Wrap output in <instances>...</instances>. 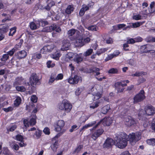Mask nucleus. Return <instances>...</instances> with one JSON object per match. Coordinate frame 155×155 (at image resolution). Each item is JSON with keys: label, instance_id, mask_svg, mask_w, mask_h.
<instances>
[{"label": "nucleus", "instance_id": "obj_1", "mask_svg": "<svg viewBox=\"0 0 155 155\" xmlns=\"http://www.w3.org/2000/svg\"><path fill=\"white\" fill-rule=\"evenodd\" d=\"M141 138V133L137 132L132 133L129 135L124 133H121L118 135L115 139L116 146L120 149L125 147L127 144V141H129L132 145H134L136 142Z\"/></svg>", "mask_w": 155, "mask_h": 155}, {"label": "nucleus", "instance_id": "obj_2", "mask_svg": "<svg viewBox=\"0 0 155 155\" xmlns=\"http://www.w3.org/2000/svg\"><path fill=\"white\" fill-rule=\"evenodd\" d=\"M70 39L72 41H75L74 44L77 47H81L85 44L89 43L91 41L89 38H79L77 37H72Z\"/></svg>", "mask_w": 155, "mask_h": 155}, {"label": "nucleus", "instance_id": "obj_3", "mask_svg": "<svg viewBox=\"0 0 155 155\" xmlns=\"http://www.w3.org/2000/svg\"><path fill=\"white\" fill-rule=\"evenodd\" d=\"M58 108L60 110H64L68 112L71 110L72 105L69 101L66 100H64L61 103L58 104Z\"/></svg>", "mask_w": 155, "mask_h": 155}, {"label": "nucleus", "instance_id": "obj_4", "mask_svg": "<svg viewBox=\"0 0 155 155\" xmlns=\"http://www.w3.org/2000/svg\"><path fill=\"white\" fill-rule=\"evenodd\" d=\"M113 121V119L112 117H105L99 121L93 127L92 130H95L101 123H102L104 126H109L112 123Z\"/></svg>", "mask_w": 155, "mask_h": 155}, {"label": "nucleus", "instance_id": "obj_5", "mask_svg": "<svg viewBox=\"0 0 155 155\" xmlns=\"http://www.w3.org/2000/svg\"><path fill=\"white\" fill-rule=\"evenodd\" d=\"M53 31H55L56 32H60L61 31V29L58 25L54 24L50 26L44 28L42 30L44 32H50Z\"/></svg>", "mask_w": 155, "mask_h": 155}, {"label": "nucleus", "instance_id": "obj_6", "mask_svg": "<svg viewBox=\"0 0 155 155\" xmlns=\"http://www.w3.org/2000/svg\"><path fill=\"white\" fill-rule=\"evenodd\" d=\"M143 110H140L138 114V118L141 121L143 127L144 128L147 127L149 124V122L146 117V114H143Z\"/></svg>", "mask_w": 155, "mask_h": 155}, {"label": "nucleus", "instance_id": "obj_7", "mask_svg": "<svg viewBox=\"0 0 155 155\" xmlns=\"http://www.w3.org/2000/svg\"><path fill=\"white\" fill-rule=\"evenodd\" d=\"M143 90H141L140 92L137 94L134 97V103L136 104L142 101L145 98Z\"/></svg>", "mask_w": 155, "mask_h": 155}, {"label": "nucleus", "instance_id": "obj_8", "mask_svg": "<svg viewBox=\"0 0 155 155\" xmlns=\"http://www.w3.org/2000/svg\"><path fill=\"white\" fill-rule=\"evenodd\" d=\"M37 117L35 114L31 115L30 120L28 121L27 120H24L23 121L25 127H27L30 126L34 125L36 123Z\"/></svg>", "mask_w": 155, "mask_h": 155}, {"label": "nucleus", "instance_id": "obj_9", "mask_svg": "<svg viewBox=\"0 0 155 155\" xmlns=\"http://www.w3.org/2000/svg\"><path fill=\"white\" fill-rule=\"evenodd\" d=\"M144 109L146 114L144 113L143 110H141L143 111V114H146V116L147 115H152L155 113V108L151 105L146 106Z\"/></svg>", "mask_w": 155, "mask_h": 155}, {"label": "nucleus", "instance_id": "obj_10", "mask_svg": "<svg viewBox=\"0 0 155 155\" xmlns=\"http://www.w3.org/2000/svg\"><path fill=\"white\" fill-rule=\"evenodd\" d=\"M30 83L33 87L36 84H39L40 82L38 77L36 74H33L30 78Z\"/></svg>", "mask_w": 155, "mask_h": 155}, {"label": "nucleus", "instance_id": "obj_11", "mask_svg": "<svg viewBox=\"0 0 155 155\" xmlns=\"http://www.w3.org/2000/svg\"><path fill=\"white\" fill-rule=\"evenodd\" d=\"M114 141L111 138H108L103 144V147L104 148L109 149L112 147L114 145Z\"/></svg>", "mask_w": 155, "mask_h": 155}, {"label": "nucleus", "instance_id": "obj_12", "mask_svg": "<svg viewBox=\"0 0 155 155\" xmlns=\"http://www.w3.org/2000/svg\"><path fill=\"white\" fill-rule=\"evenodd\" d=\"M65 124L63 120H59L54 125L55 130L57 132L61 130Z\"/></svg>", "mask_w": 155, "mask_h": 155}, {"label": "nucleus", "instance_id": "obj_13", "mask_svg": "<svg viewBox=\"0 0 155 155\" xmlns=\"http://www.w3.org/2000/svg\"><path fill=\"white\" fill-rule=\"evenodd\" d=\"M104 132V130L102 129H98L91 135V137L94 140H96L98 137L103 134Z\"/></svg>", "mask_w": 155, "mask_h": 155}, {"label": "nucleus", "instance_id": "obj_14", "mask_svg": "<svg viewBox=\"0 0 155 155\" xmlns=\"http://www.w3.org/2000/svg\"><path fill=\"white\" fill-rule=\"evenodd\" d=\"M124 120L125 124L128 126H131L136 124V121L130 116H127L125 118Z\"/></svg>", "mask_w": 155, "mask_h": 155}, {"label": "nucleus", "instance_id": "obj_15", "mask_svg": "<svg viewBox=\"0 0 155 155\" xmlns=\"http://www.w3.org/2000/svg\"><path fill=\"white\" fill-rule=\"evenodd\" d=\"M79 81L78 76L75 75L74 78L70 77L68 80V82L71 84H77Z\"/></svg>", "mask_w": 155, "mask_h": 155}, {"label": "nucleus", "instance_id": "obj_16", "mask_svg": "<svg viewBox=\"0 0 155 155\" xmlns=\"http://www.w3.org/2000/svg\"><path fill=\"white\" fill-rule=\"evenodd\" d=\"M70 46V44L68 40H64L63 41V45L61 48L62 51H65L68 50Z\"/></svg>", "mask_w": 155, "mask_h": 155}, {"label": "nucleus", "instance_id": "obj_17", "mask_svg": "<svg viewBox=\"0 0 155 155\" xmlns=\"http://www.w3.org/2000/svg\"><path fill=\"white\" fill-rule=\"evenodd\" d=\"M25 81V80L22 77H18L16 79L13 85L14 86H15L17 85L24 84Z\"/></svg>", "mask_w": 155, "mask_h": 155}, {"label": "nucleus", "instance_id": "obj_18", "mask_svg": "<svg viewBox=\"0 0 155 155\" xmlns=\"http://www.w3.org/2000/svg\"><path fill=\"white\" fill-rule=\"evenodd\" d=\"M37 21H35V22H31L30 23V27L31 29L35 30L39 28V24H37Z\"/></svg>", "mask_w": 155, "mask_h": 155}, {"label": "nucleus", "instance_id": "obj_19", "mask_svg": "<svg viewBox=\"0 0 155 155\" xmlns=\"http://www.w3.org/2000/svg\"><path fill=\"white\" fill-rule=\"evenodd\" d=\"M47 5L45 6L44 8H45V9L47 10H49L55 4V3L53 0H48L47 1Z\"/></svg>", "mask_w": 155, "mask_h": 155}, {"label": "nucleus", "instance_id": "obj_20", "mask_svg": "<svg viewBox=\"0 0 155 155\" xmlns=\"http://www.w3.org/2000/svg\"><path fill=\"white\" fill-rule=\"evenodd\" d=\"M74 55L75 57L74 58V62L79 64L82 61L83 58L80 54H78L76 53H74Z\"/></svg>", "mask_w": 155, "mask_h": 155}, {"label": "nucleus", "instance_id": "obj_21", "mask_svg": "<svg viewBox=\"0 0 155 155\" xmlns=\"http://www.w3.org/2000/svg\"><path fill=\"white\" fill-rule=\"evenodd\" d=\"M27 54V53L25 50H22L17 53V58L19 59H21L25 58Z\"/></svg>", "mask_w": 155, "mask_h": 155}, {"label": "nucleus", "instance_id": "obj_22", "mask_svg": "<svg viewBox=\"0 0 155 155\" xmlns=\"http://www.w3.org/2000/svg\"><path fill=\"white\" fill-rule=\"evenodd\" d=\"M81 31L82 33L83 37H86L85 38H89L90 39H91L92 35L90 34L89 31H85L84 29L83 28L81 29Z\"/></svg>", "mask_w": 155, "mask_h": 155}, {"label": "nucleus", "instance_id": "obj_23", "mask_svg": "<svg viewBox=\"0 0 155 155\" xmlns=\"http://www.w3.org/2000/svg\"><path fill=\"white\" fill-rule=\"evenodd\" d=\"M19 48V46L18 45H15L13 48L7 52V54H8V55H9L10 56H12L13 55L15 52L18 50Z\"/></svg>", "mask_w": 155, "mask_h": 155}, {"label": "nucleus", "instance_id": "obj_24", "mask_svg": "<svg viewBox=\"0 0 155 155\" xmlns=\"http://www.w3.org/2000/svg\"><path fill=\"white\" fill-rule=\"evenodd\" d=\"M96 122V121H92L87 124H86L83 126V127L81 128L80 131L83 130H84L85 129H87L88 127H92L94 125H95Z\"/></svg>", "mask_w": 155, "mask_h": 155}, {"label": "nucleus", "instance_id": "obj_25", "mask_svg": "<svg viewBox=\"0 0 155 155\" xmlns=\"http://www.w3.org/2000/svg\"><path fill=\"white\" fill-rule=\"evenodd\" d=\"M9 26L8 25H3L2 28L0 29V33L4 34L8 30Z\"/></svg>", "mask_w": 155, "mask_h": 155}, {"label": "nucleus", "instance_id": "obj_26", "mask_svg": "<svg viewBox=\"0 0 155 155\" xmlns=\"http://www.w3.org/2000/svg\"><path fill=\"white\" fill-rule=\"evenodd\" d=\"M110 109V106L109 105H107L104 106L102 108L101 112L102 114H106Z\"/></svg>", "mask_w": 155, "mask_h": 155}, {"label": "nucleus", "instance_id": "obj_27", "mask_svg": "<svg viewBox=\"0 0 155 155\" xmlns=\"http://www.w3.org/2000/svg\"><path fill=\"white\" fill-rule=\"evenodd\" d=\"M77 31H78L77 30L74 29H71L69 30L67 34L68 36L70 37V38L72 37H76L77 36H72L75 34L76 32Z\"/></svg>", "mask_w": 155, "mask_h": 155}, {"label": "nucleus", "instance_id": "obj_28", "mask_svg": "<svg viewBox=\"0 0 155 155\" xmlns=\"http://www.w3.org/2000/svg\"><path fill=\"white\" fill-rule=\"evenodd\" d=\"M61 55V54H60L59 52L57 51L54 54H51V57L52 58L57 60L59 59Z\"/></svg>", "mask_w": 155, "mask_h": 155}, {"label": "nucleus", "instance_id": "obj_29", "mask_svg": "<svg viewBox=\"0 0 155 155\" xmlns=\"http://www.w3.org/2000/svg\"><path fill=\"white\" fill-rule=\"evenodd\" d=\"M73 10L74 8L73 6L72 5H69L66 8L65 11V12L67 14H69L73 11Z\"/></svg>", "mask_w": 155, "mask_h": 155}, {"label": "nucleus", "instance_id": "obj_30", "mask_svg": "<svg viewBox=\"0 0 155 155\" xmlns=\"http://www.w3.org/2000/svg\"><path fill=\"white\" fill-rule=\"evenodd\" d=\"M147 74L146 72L141 71V72H136L134 74H131L132 76H137L139 77L140 76H142L143 75H145Z\"/></svg>", "mask_w": 155, "mask_h": 155}, {"label": "nucleus", "instance_id": "obj_31", "mask_svg": "<svg viewBox=\"0 0 155 155\" xmlns=\"http://www.w3.org/2000/svg\"><path fill=\"white\" fill-rule=\"evenodd\" d=\"M47 47L48 51L49 52H50L52 51L53 49L55 48V46L53 44H51L49 45L45 46Z\"/></svg>", "mask_w": 155, "mask_h": 155}, {"label": "nucleus", "instance_id": "obj_32", "mask_svg": "<svg viewBox=\"0 0 155 155\" xmlns=\"http://www.w3.org/2000/svg\"><path fill=\"white\" fill-rule=\"evenodd\" d=\"M83 147L82 145H79L77 147L75 150L74 151L73 153L74 154H77L79 153Z\"/></svg>", "mask_w": 155, "mask_h": 155}, {"label": "nucleus", "instance_id": "obj_33", "mask_svg": "<svg viewBox=\"0 0 155 155\" xmlns=\"http://www.w3.org/2000/svg\"><path fill=\"white\" fill-rule=\"evenodd\" d=\"M94 96V101H96L98 99H99L101 96V94L99 92L93 94Z\"/></svg>", "mask_w": 155, "mask_h": 155}, {"label": "nucleus", "instance_id": "obj_34", "mask_svg": "<svg viewBox=\"0 0 155 155\" xmlns=\"http://www.w3.org/2000/svg\"><path fill=\"white\" fill-rule=\"evenodd\" d=\"M127 85L126 84H123L122 82H117L115 84V86L116 87L118 88L119 87H120L121 86L123 87H124L126 86Z\"/></svg>", "mask_w": 155, "mask_h": 155}, {"label": "nucleus", "instance_id": "obj_35", "mask_svg": "<svg viewBox=\"0 0 155 155\" xmlns=\"http://www.w3.org/2000/svg\"><path fill=\"white\" fill-rule=\"evenodd\" d=\"M144 22V21L138 22L132 24V27L134 28H137L139 27L140 25H143Z\"/></svg>", "mask_w": 155, "mask_h": 155}, {"label": "nucleus", "instance_id": "obj_36", "mask_svg": "<svg viewBox=\"0 0 155 155\" xmlns=\"http://www.w3.org/2000/svg\"><path fill=\"white\" fill-rule=\"evenodd\" d=\"M147 143L150 145L152 146L155 145V139L152 138L147 140Z\"/></svg>", "mask_w": 155, "mask_h": 155}, {"label": "nucleus", "instance_id": "obj_37", "mask_svg": "<svg viewBox=\"0 0 155 155\" xmlns=\"http://www.w3.org/2000/svg\"><path fill=\"white\" fill-rule=\"evenodd\" d=\"M41 131L40 130H36L34 134L35 136V137L36 139L39 138L41 135Z\"/></svg>", "mask_w": 155, "mask_h": 155}, {"label": "nucleus", "instance_id": "obj_38", "mask_svg": "<svg viewBox=\"0 0 155 155\" xmlns=\"http://www.w3.org/2000/svg\"><path fill=\"white\" fill-rule=\"evenodd\" d=\"M37 23V24H39V26L41 25L42 26H45L48 24V22L47 21L42 20L38 21Z\"/></svg>", "mask_w": 155, "mask_h": 155}, {"label": "nucleus", "instance_id": "obj_39", "mask_svg": "<svg viewBox=\"0 0 155 155\" xmlns=\"http://www.w3.org/2000/svg\"><path fill=\"white\" fill-rule=\"evenodd\" d=\"M93 51V50L92 49H89L84 53L83 55L84 56H89L91 54Z\"/></svg>", "mask_w": 155, "mask_h": 155}, {"label": "nucleus", "instance_id": "obj_40", "mask_svg": "<svg viewBox=\"0 0 155 155\" xmlns=\"http://www.w3.org/2000/svg\"><path fill=\"white\" fill-rule=\"evenodd\" d=\"M21 101V98L19 97H17L14 101V105L16 106H18L20 104Z\"/></svg>", "mask_w": 155, "mask_h": 155}, {"label": "nucleus", "instance_id": "obj_41", "mask_svg": "<svg viewBox=\"0 0 155 155\" xmlns=\"http://www.w3.org/2000/svg\"><path fill=\"white\" fill-rule=\"evenodd\" d=\"M58 143L55 141L54 143H52L51 145V147L53 151H56L57 148Z\"/></svg>", "mask_w": 155, "mask_h": 155}, {"label": "nucleus", "instance_id": "obj_42", "mask_svg": "<svg viewBox=\"0 0 155 155\" xmlns=\"http://www.w3.org/2000/svg\"><path fill=\"white\" fill-rule=\"evenodd\" d=\"M48 52H49L45 46H44L40 50V53L42 54H46Z\"/></svg>", "mask_w": 155, "mask_h": 155}, {"label": "nucleus", "instance_id": "obj_43", "mask_svg": "<svg viewBox=\"0 0 155 155\" xmlns=\"http://www.w3.org/2000/svg\"><path fill=\"white\" fill-rule=\"evenodd\" d=\"M16 28L14 27L10 29V31L9 33V36H12L16 32Z\"/></svg>", "mask_w": 155, "mask_h": 155}, {"label": "nucleus", "instance_id": "obj_44", "mask_svg": "<svg viewBox=\"0 0 155 155\" xmlns=\"http://www.w3.org/2000/svg\"><path fill=\"white\" fill-rule=\"evenodd\" d=\"M14 109V107H9L7 108H3L2 110L6 112H8L12 111Z\"/></svg>", "mask_w": 155, "mask_h": 155}, {"label": "nucleus", "instance_id": "obj_45", "mask_svg": "<svg viewBox=\"0 0 155 155\" xmlns=\"http://www.w3.org/2000/svg\"><path fill=\"white\" fill-rule=\"evenodd\" d=\"M9 58L8 54H5L3 55L2 57L1 58L2 61L3 62H5Z\"/></svg>", "mask_w": 155, "mask_h": 155}, {"label": "nucleus", "instance_id": "obj_46", "mask_svg": "<svg viewBox=\"0 0 155 155\" xmlns=\"http://www.w3.org/2000/svg\"><path fill=\"white\" fill-rule=\"evenodd\" d=\"M16 88L17 91L21 92H24L26 90L25 88L23 86H17Z\"/></svg>", "mask_w": 155, "mask_h": 155}, {"label": "nucleus", "instance_id": "obj_47", "mask_svg": "<svg viewBox=\"0 0 155 155\" xmlns=\"http://www.w3.org/2000/svg\"><path fill=\"white\" fill-rule=\"evenodd\" d=\"M88 29L89 30L95 31L97 30L98 28L96 26L92 25L89 27Z\"/></svg>", "mask_w": 155, "mask_h": 155}, {"label": "nucleus", "instance_id": "obj_48", "mask_svg": "<svg viewBox=\"0 0 155 155\" xmlns=\"http://www.w3.org/2000/svg\"><path fill=\"white\" fill-rule=\"evenodd\" d=\"M99 70L100 69L98 68H90L89 70L88 71V72L89 73H91L99 71Z\"/></svg>", "mask_w": 155, "mask_h": 155}, {"label": "nucleus", "instance_id": "obj_49", "mask_svg": "<svg viewBox=\"0 0 155 155\" xmlns=\"http://www.w3.org/2000/svg\"><path fill=\"white\" fill-rule=\"evenodd\" d=\"M154 5L155 2H152L150 5V9L149 10V11L151 13H152L154 11V10H153Z\"/></svg>", "mask_w": 155, "mask_h": 155}, {"label": "nucleus", "instance_id": "obj_50", "mask_svg": "<svg viewBox=\"0 0 155 155\" xmlns=\"http://www.w3.org/2000/svg\"><path fill=\"white\" fill-rule=\"evenodd\" d=\"M118 71L116 68H112L108 71V73L110 74H117Z\"/></svg>", "mask_w": 155, "mask_h": 155}, {"label": "nucleus", "instance_id": "obj_51", "mask_svg": "<svg viewBox=\"0 0 155 155\" xmlns=\"http://www.w3.org/2000/svg\"><path fill=\"white\" fill-rule=\"evenodd\" d=\"M134 19L136 20H139L141 19V16L139 15H134L133 17Z\"/></svg>", "mask_w": 155, "mask_h": 155}, {"label": "nucleus", "instance_id": "obj_52", "mask_svg": "<svg viewBox=\"0 0 155 155\" xmlns=\"http://www.w3.org/2000/svg\"><path fill=\"white\" fill-rule=\"evenodd\" d=\"M31 100L34 103H36L37 101V98L35 95H32L31 98Z\"/></svg>", "mask_w": 155, "mask_h": 155}, {"label": "nucleus", "instance_id": "obj_53", "mask_svg": "<svg viewBox=\"0 0 155 155\" xmlns=\"http://www.w3.org/2000/svg\"><path fill=\"white\" fill-rule=\"evenodd\" d=\"M63 77V75L62 74H58L56 77L55 78V79L56 80H59L62 79Z\"/></svg>", "mask_w": 155, "mask_h": 155}, {"label": "nucleus", "instance_id": "obj_54", "mask_svg": "<svg viewBox=\"0 0 155 155\" xmlns=\"http://www.w3.org/2000/svg\"><path fill=\"white\" fill-rule=\"evenodd\" d=\"M107 50V48H101L100 49L99 52H97V53L98 55H99L101 53L105 52Z\"/></svg>", "mask_w": 155, "mask_h": 155}, {"label": "nucleus", "instance_id": "obj_55", "mask_svg": "<svg viewBox=\"0 0 155 155\" xmlns=\"http://www.w3.org/2000/svg\"><path fill=\"white\" fill-rule=\"evenodd\" d=\"M16 138L17 140L21 142L23 140V137L21 135L19 134L16 135Z\"/></svg>", "mask_w": 155, "mask_h": 155}, {"label": "nucleus", "instance_id": "obj_56", "mask_svg": "<svg viewBox=\"0 0 155 155\" xmlns=\"http://www.w3.org/2000/svg\"><path fill=\"white\" fill-rule=\"evenodd\" d=\"M126 26V25L124 24H120L117 25V27L116 28V30H118L120 28H123Z\"/></svg>", "mask_w": 155, "mask_h": 155}, {"label": "nucleus", "instance_id": "obj_57", "mask_svg": "<svg viewBox=\"0 0 155 155\" xmlns=\"http://www.w3.org/2000/svg\"><path fill=\"white\" fill-rule=\"evenodd\" d=\"M75 57L74 53H68L67 54V57L69 59H71Z\"/></svg>", "mask_w": 155, "mask_h": 155}, {"label": "nucleus", "instance_id": "obj_58", "mask_svg": "<svg viewBox=\"0 0 155 155\" xmlns=\"http://www.w3.org/2000/svg\"><path fill=\"white\" fill-rule=\"evenodd\" d=\"M99 103L97 102H96L95 103L93 104L92 105H91L90 107V108H92L93 109H94L95 108H96L98 107V104Z\"/></svg>", "mask_w": 155, "mask_h": 155}, {"label": "nucleus", "instance_id": "obj_59", "mask_svg": "<svg viewBox=\"0 0 155 155\" xmlns=\"http://www.w3.org/2000/svg\"><path fill=\"white\" fill-rule=\"evenodd\" d=\"M55 78L54 77H53L51 75L49 80L48 83L50 84H51L54 81V80H55Z\"/></svg>", "mask_w": 155, "mask_h": 155}, {"label": "nucleus", "instance_id": "obj_60", "mask_svg": "<svg viewBox=\"0 0 155 155\" xmlns=\"http://www.w3.org/2000/svg\"><path fill=\"white\" fill-rule=\"evenodd\" d=\"M44 133L48 135L50 134L49 129L48 127H45L43 130Z\"/></svg>", "mask_w": 155, "mask_h": 155}, {"label": "nucleus", "instance_id": "obj_61", "mask_svg": "<svg viewBox=\"0 0 155 155\" xmlns=\"http://www.w3.org/2000/svg\"><path fill=\"white\" fill-rule=\"evenodd\" d=\"M151 126L152 129L155 131V118L153 119L152 120Z\"/></svg>", "mask_w": 155, "mask_h": 155}, {"label": "nucleus", "instance_id": "obj_62", "mask_svg": "<svg viewBox=\"0 0 155 155\" xmlns=\"http://www.w3.org/2000/svg\"><path fill=\"white\" fill-rule=\"evenodd\" d=\"M120 155H131L130 153L127 150L124 151L121 153Z\"/></svg>", "mask_w": 155, "mask_h": 155}, {"label": "nucleus", "instance_id": "obj_63", "mask_svg": "<svg viewBox=\"0 0 155 155\" xmlns=\"http://www.w3.org/2000/svg\"><path fill=\"white\" fill-rule=\"evenodd\" d=\"M146 79L143 78H140L138 80L139 84H140L141 83H143L146 81Z\"/></svg>", "mask_w": 155, "mask_h": 155}, {"label": "nucleus", "instance_id": "obj_64", "mask_svg": "<svg viewBox=\"0 0 155 155\" xmlns=\"http://www.w3.org/2000/svg\"><path fill=\"white\" fill-rule=\"evenodd\" d=\"M120 53L118 51L116 50L114 51L112 54H113V55L114 56V57H115L118 56L119 55Z\"/></svg>", "mask_w": 155, "mask_h": 155}]
</instances>
